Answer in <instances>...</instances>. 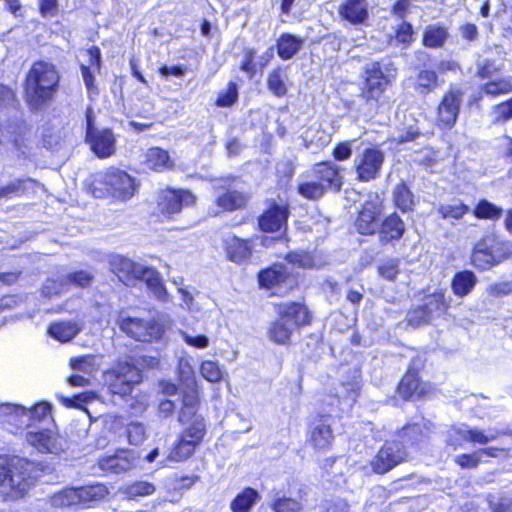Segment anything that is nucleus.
Instances as JSON below:
<instances>
[{"mask_svg": "<svg viewBox=\"0 0 512 512\" xmlns=\"http://www.w3.org/2000/svg\"><path fill=\"white\" fill-rule=\"evenodd\" d=\"M501 435V431L496 428H489L487 430H481L470 427V438L469 442L473 444L486 445L489 442L497 439Z\"/></svg>", "mask_w": 512, "mask_h": 512, "instance_id": "nucleus-49", "label": "nucleus"}, {"mask_svg": "<svg viewBox=\"0 0 512 512\" xmlns=\"http://www.w3.org/2000/svg\"><path fill=\"white\" fill-rule=\"evenodd\" d=\"M105 378L111 393L127 396L141 382L142 372L132 362L117 361L105 372Z\"/></svg>", "mask_w": 512, "mask_h": 512, "instance_id": "nucleus-6", "label": "nucleus"}, {"mask_svg": "<svg viewBox=\"0 0 512 512\" xmlns=\"http://www.w3.org/2000/svg\"><path fill=\"white\" fill-rule=\"evenodd\" d=\"M202 377L212 383L219 382L222 377V370L217 362L212 360H204L199 367Z\"/></svg>", "mask_w": 512, "mask_h": 512, "instance_id": "nucleus-50", "label": "nucleus"}, {"mask_svg": "<svg viewBox=\"0 0 512 512\" xmlns=\"http://www.w3.org/2000/svg\"><path fill=\"white\" fill-rule=\"evenodd\" d=\"M397 42L408 46L413 41V27L408 22H402L396 31Z\"/></svg>", "mask_w": 512, "mask_h": 512, "instance_id": "nucleus-59", "label": "nucleus"}, {"mask_svg": "<svg viewBox=\"0 0 512 512\" xmlns=\"http://www.w3.org/2000/svg\"><path fill=\"white\" fill-rule=\"evenodd\" d=\"M462 97L463 94L459 89H451L439 105V120L448 128H451L457 120Z\"/></svg>", "mask_w": 512, "mask_h": 512, "instance_id": "nucleus-22", "label": "nucleus"}, {"mask_svg": "<svg viewBox=\"0 0 512 512\" xmlns=\"http://www.w3.org/2000/svg\"><path fill=\"white\" fill-rule=\"evenodd\" d=\"M86 54L88 56L89 66L84 64L80 65L81 75L87 91L97 95L99 91L95 83V76L90 67H93L96 72H100L102 67L101 50L98 46L93 45L86 49Z\"/></svg>", "mask_w": 512, "mask_h": 512, "instance_id": "nucleus-23", "label": "nucleus"}, {"mask_svg": "<svg viewBox=\"0 0 512 512\" xmlns=\"http://www.w3.org/2000/svg\"><path fill=\"white\" fill-rule=\"evenodd\" d=\"M82 327L75 321H54L47 328L48 334L61 343H67L75 338Z\"/></svg>", "mask_w": 512, "mask_h": 512, "instance_id": "nucleus-27", "label": "nucleus"}, {"mask_svg": "<svg viewBox=\"0 0 512 512\" xmlns=\"http://www.w3.org/2000/svg\"><path fill=\"white\" fill-rule=\"evenodd\" d=\"M196 195L187 188L166 187L159 191L156 209L162 220H173L184 208L196 204Z\"/></svg>", "mask_w": 512, "mask_h": 512, "instance_id": "nucleus-5", "label": "nucleus"}, {"mask_svg": "<svg viewBox=\"0 0 512 512\" xmlns=\"http://www.w3.org/2000/svg\"><path fill=\"white\" fill-rule=\"evenodd\" d=\"M108 494L106 485L95 483L80 487H65L53 493L49 501L54 508H88L104 500Z\"/></svg>", "mask_w": 512, "mask_h": 512, "instance_id": "nucleus-3", "label": "nucleus"}, {"mask_svg": "<svg viewBox=\"0 0 512 512\" xmlns=\"http://www.w3.org/2000/svg\"><path fill=\"white\" fill-rule=\"evenodd\" d=\"M502 208L483 199L478 202L474 209V215L479 219H499L502 215Z\"/></svg>", "mask_w": 512, "mask_h": 512, "instance_id": "nucleus-46", "label": "nucleus"}, {"mask_svg": "<svg viewBox=\"0 0 512 512\" xmlns=\"http://www.w3.org/2000/svg\"><path fill=\"white\" fill-rule=\"evenodd\" d=\"M427 309L424 306H419L407 314V322L409 325L413 327H417L421 324L427 323L431 320V318L427 314Z\"/></svg>", "mask_w": 512, "mask_h": 512, "instance_id": "nucleus-56", "label": "nucleus"}, {"mask_svg": "<svg viewBox=\"0 0 512 512\" xmlns=\"http://www.w3.org/2000/svg\"><path fill=\"white\" fill-rule=\"evenodd\" d=\"M222 246L226 259L235 264L249 262L254 251V243L251 238H241L235 234L224 238Z\"/></svg>", "mask_w": 512, "mask_h": 512, "instance_id": "nucleus-16", "label": "nucleus"}, {"mask_svg": "<svg viewBox=\"0 0 512 512\" xmlns=\"http://www.w3.org/2000/svg\"><path fill=\"white\" fill-rule=\"evenodd\" d=\"M382 209L383 203L380 196L377 193L368 194L355 223L360 234L371 235L377 231Z\"/></svg>", "mask_w": 512, "mask_h": 512, "instance_id": "nucleus-12", "label": "nucleus"}, {"mask_svg": "<svg viewBox=\"0 0 512 512\" xmlns=\"http://www.w3.org/2000/svg\"><path fill=\"white\" fill-rule=\"evenodd\" d=\"M136 456L130 449H117L114 454L98 459V466L101 470L120 474L135 466Z\"/></svg>", "mask_w": 512, "mask_h": 512, "instance_id": "nucleus-21", "label": "nucleus"}, {"mask_svg": "<svg viewBox=\"0 0 512 512\" xmlns=\"http://www.w3.org/2000/svg\"><path fill=\"white\" fill-rule=\"evenodd\" d=\"M15 102V91L9 85L0 83V107L12 106Z\"/></svg>", "mask_w": 512, "mask_h": 512, "instance_id": "nucleus-63", "label": "nucleus"}, {"mask_svg": "<svg viewBox=\"0 0 512 512\" xmlns=\"http://www.w3.org/2000/svg\"><path fill=\"white\" fill-rule=\"evenodd\" d=\"M143 278L140 281H144L147 288L160 300H164L167 297V290L161 277V274L151 266H144Z\"/></svg>", "mask_w": 512, "mask_h": 512, "instance_id": "nucleus-33", "label": "nucleus"}, {"mask_svg": "<svg viewBox=\"0 0 512 512\" xmlns=\"http://www.w3.org/2000/svg\"><path fill=\"white\" fill-rule=\"evenodd\" d=\"M155 490L156 488L153 483L139 480L125 485L123 493L128 499H136L138 497L150 496Z\"/></svg>", "mask_w": 512, "mask_h": 512, "instance_id": "nucleus-40", "label": "nucleus"}, {"mask_svg": "<svg viewBox=\"0 0 512 512\" xmlns=\"http://www.w3.org/2000/svg\"><path fill=\"white\" fill-rule=\"evenodd\" d=\"M302 39L284 32L276 40V51L280 59L286 61L293 58L302 47Z\"/></svg>", "mask_w": 512, "mask_h": 512, "instance_id": "nucleus-29", "label": "nucleus"}, {"mask_svg": "<svg viewBox=\"0 0 512 512\" xmlns=\"http://www.w3.org/2000/svg\"><path fill=\"white\" fill-rule=\"evenodd\" d=\"M270 507L273 512H301L303 509L298 500L286 496L276 497Z\"/></svg>", "mask_w": 512, "mask_h": 512, "instance_id": "nucleus-48", "label": "nucleus"}, {"mask_svg": "<svg viewBox=\"0 0 512 512\" xmlns=\"http://www.w3.org/2000/svg\"><path fill=\"white\" fill-rule=\"evenodd\" d=\"M366 84L362 96L369 101H378L391 82L390 75H385L379 63H372L366 69Z\"/></svg>", "mask_w": 512, "mask_h": 512, "instance_id": "nucleus-19", "label": "nucleus"}, {"mask_svg": "<svg viewBox=\"0 0 512 512\" xmlns=\"http://www.w3.org/2000/svg\"><path fill=\"white\" fill-rule=\"evenodd\" d=\"M404 231V222L396 213H393L386 217L382 222L379 229V235L381 241L387 243L393 240L400 239Z\"/></svg>", "mask_w": 512, "mask_h": 512, "instance_id": "nucleus-30", "label": "nucleus"}, {"mask_svg": "<svg viewBox=\"0 0 512 512\" xmlns=\"http://www.w3.org/2000/svg\"><path fill=\"white\" fill-rule=\"evenodd\" d=\"M125 434L131 445H139L146 438L145 427L140 422H130L126 427Z\"/></svg>", "mask_w": 512, "mask_h": 512, "instance_id": "nucleus-52", "label": "nucleus"}, {"mask_svg": "<svg viewBox=\"0 0 512 512\" xmlns=\"http://www.w3.org/2000/svg\"><path fill=\"white\" fill-rule=\"evenodd\" d=\"M286 265H289L291 270L298 269H312L316 266L315 256L312 252L306 250H293L287 252L283 256Z\"/></svg>", "mask_w": 512, "mask_h": 512, "instance_id": "nucleus-34", "label": "nucleus"}, {"mask_svg": "<svg viewBox=\"0 0 512 512\" xmlns=\"http://www.w3.org/2000/svg\"><path fill=\"white\" fill-rule=\"evenodd\" d=\"M144 165L152 172L161 173L175 169V162L169 152L159 146H152L147 149L144 156Z\"/></svg>", "mask_w": 512, "mask_h": 512, "instance_id": "nucleus-24", "label": "nucleus"}, {"mask_svg": "<svg viewBox=\"0 0 512 512\" xmlns=\"http://www.w3.org/2000/svg\"><path fill=\"white\" fill-rule=\"evenodd\" d=\"M276 315L287 321L294 329L308 326L312 322V315L301 302L289 301L275 305Z\"/></svg>", "mask_w": 512, "mask_h": 512, "instance_id": "nucleus-17", "label": "nucleus"}, {"mask_svg": "<svg viewBox=\"0 0 512 512\" xmlns=\"http://www.w3.org/2000/svg\"><path fill=\"white\" fill-rule=\"evenodd\" d=\"M260 499L259 492L252 487L243 488L230 502L231 512H251Z\"/></svg>", "mask_w": 512, "mask_h": 512, "instance_id": "nucleus-31", "label": "nucleus"}, {"mask_svg": "<svg viewBox=\"0 0 512 512\" xmlns=\"http://www.w3.org/2000/svg\"><path fill=\"white\" fill-rule=\"evenodd\" d=\"M406 458L404 446L399 441H387L372 461L374 472L384 474Z\"/></svg>", "mask_w": 512, "mask_h": 512, "instance_id": "nucleus-14", "label": "nucleus"}, {"mask_svg": "<svg viewBox=\"0 0 512 512\" xmlns=\"http://www.w3.org/2000/svg\"><path fill=\"white\" fill-rule=\"evenodd\" d=\"M224 185L221 191L214 199L215 206L224 213L246 210L251 200V195L245 190L232 188L231 184L235 182L236 176L229 175L221 179Z\"/></svg>", "mask_w": 512, "mask_h": 512, "instance_id": "nucleus-10", "label": "nucleus"}, {"mask_svg": "<svg viewBox=\"0 0 512 512\" xmlns=\"http://www.w3.org/2000/svg\"><path fill=\"white\" fill-rule=\"evenodd\" d=\"M25 438L30 446L42 454H53L62 450L60 436L48 428L28 431Z\"/></svg>", "mask_w": 512, "mask_h": 512, "instance_id": "nucleus-20", "label": "nucleus"}, {"mask_svg": "<svg viewBox=\"0 0 512 512\" xmlns=\"http://www.w3.org/2000/svg\"><path fill=\"white\" fill-rule=\"evenodd\" d=\"M379 273L388 280H394L399 273V260L389 259L379 266Z\"/></svg>", "mask_w": 512, "mask_h": 512, "instance_id": "nucleus-58", "label": "nucleus"}, {"mask_svg": "<svg viewBox=\"0 0 512 512\" xmlns=\"http://www.w3.org/2000/svg\"><path fill=\"white\" fill-rule=\"evenodd\" d=\"M448 37V32L444 27L438 25H429L423 36V44L430 48H439L444 45Z\"/></svg>", "mask_w": 512, "mask_h": 512, "instance_id": "nucleus-39", "label": "nucleus"}, {"mask_svg": "<svg viewBox=\"0 0 512 512\" xmlns=\"http://www.w3.org/2000/svg\"><path fill=\"white\" fill-rule=\"evenodd\" d=\"M482 91L492 97L507 94L512 91V83L508 78L492 80L482 86Z\"/></svg>", "mask_w": 512, "mask_h": 512, "instance_id": "nucleus-47", "label": "nucleus"}, {"mask_svg": "<svg viewBox=\"0 0 512 512\" xmlns=\"http://www.w3.org/2000/svg\"><path fill=\"white\" fill-rule=\"evenodd\" d=\"M108 171L110 196L120 201H127L131 199L136 193L138 187L135 178L119 168L110 167Z\"/></svg>", "mask_w": 512, "mask_h": 512, "instance_id": "nucleus-15", "label": "nucleus"}, {"mask_svg": "<svg viewBox=\"0 0 512 512\" xmlns=\"http://www.w3.org/2000/svg\"><path fill=\"white\" fill-rule=\"evenodd\" d=\"M256 50L252 47H247L243 50V58L240 62L239 69L246 73L249 78H252L257 73V64L255 63Z\"/></svg>", "mask_w": 512, "mask_h": 512, "instance_id": "nucleus-51", "label": "nucleus"}, {"mask_svg": "<svg viewBox=\"0 0 512 512\" xmlns=\"http://www.w3.org/2000/svg\"><path fill=\"white\" fill-rule=\"evenodd\" d=\"M511 253L510 243L498 241L493 236H486L475 246L472 263L481 270H487L498 264Z\"/></svg>", "mask_w": 512, "mask_h": 512, "instance_id": "nucleus-8", "label": "nucleus"}, {"mask_svg": "<svg viewBox=\"0 0 512 512\" xmlns=\"http://www.w3.org/2000/svg\"><path fill=\"white\" fill-rule=\"evenodd\" d=\"M294 330L287 321L276 315V318L269 324L267 336L275 344L288 345L291 343Z\"/></svg>", "mask_w": 512, "mask_h": 512, "instance_id": "nucleus-28", "label": "nucleus"}, {"mask_svg": "<svg viewBox=\"0 0 512 512\" xmlns=\"http://www.w3.org/2000/svg\"><path fill=\"white\" fill-rule=\"evenodd\" d=\"M257 284L271 295L284 296L299 287L300 274L290 271L284 263L274 262L257 272Z\"/></svg>", "mask_w": 512, "mask_h": 512, "instance_id": "nucleus-4", "label": "nucleus"}, {"mask_svg": "<svg viewBox=\"0 0 512 512\" xmlns=\"http://www.w3.org/2000/svg\"><path fill=\"white\" fill-rule=\"evenodd\" d=\"M290 216V205L288 202L277 203L271 201L267 208L257 218L258 229L264 233L279 232L286 228Z\"/></svg>", "mask_w": 512, "mask_h": 512, "instance_id": "nucleus-11", "label": "nucleus"}, {"mask_svg": "<svg viewBox=\"0 0 512 512\" xmlns=\"http://www.w3.org/2000/svg\"><path fill=\"white\" fill-rule=\"evenodd\" d=\"M437 85V75L432 70H422L417 77V89L421 93L433 90Z\"/></svg>", "mask_w": 512, "mask_h": 512, "instance_id": "nucleus-53", "label": "nucleus"}, {"mask_svg": "<svg viewBox=\"0 0 512 512\" xmlns=\"http://www.w3.org/2000/svg\"><path fill=\"white\" fill-rule=\"evenodd\" d=\"M384 153L376 148L365 149L355 159V168L358 179L369 182L376 179L384 163Z\"/></svg>", "mask_w": 512, "mask_h": 512, "instance_id": "nucleus-13", "label": "nucleus"}, {"mask_svg": "<svg viewBox=\"0 0 512 512\" xmlns=\"http://www.w3.org/2000/svg\"><path fill=\"white\" fill-rule=\"evenodd\" d=\"M456 464H458L463 469H472L476 468L481 462L479 453L477 451L471 454H461L457 455L454 458Z\"/></svg>", "mask_w": 512, "mask_h": 512, "instance_id": "nucleus-57", "label": "nucleus"}, {"mask_svg": "<svg viewBox=\"0 0 512 512\" xmlns=\"http://www.w3.org/2000/svg\"><path fill=\"white\" fill-rule=\"evenodd\" d=\"M470 427L467 424H456L450 426L444 434V442L446 445L453 447L454 450L463 446L465 442H469Z\"/></svg>", "mask_w": 512, "mask_h": 512, "instance_id": "nucleus-37", "label": "nucleus"}, {"mask_svg": "<svg viewBox=\"0 0 512 512\" xmlns=\"http://www.w3.org/2000/svg\"><path fill=\"white\" fill-rule=\"evenodd\" d=\"M489 505L494 512H510L512 509V498L503 497L494 501V498L489 500Z\"/></svg>", "mask_w": 512, "mask_h": 512, "instance_id": "nucleus-64", "label": "nucleus"}, {"mask_svg": "<svg viewBox=\"0 0 512 512\" xmlns=\"http://www.w3.org/2000/svg\"><path fill=\"white\" fill-rule=\"evenodd\" d=\"M438 212L444 219H461L469 212V207L461 201L455 200L451 203L442 204L438 208Z\"/></svg>", "mask_w": 512, "mask_h": 512, "instance_id": "nucleus-45", "label": "nucleus"}, {"mask_svg": "<svg viewBox=\"0 0 512 512\" xmlns=\"http://www.w3.org/2000/svg\"><path fill=\"white\" fill-rule=\"evenodd\" d=\"M287 67L276 66L267 75L266 84L268 90L276 97H284L287 95L288 89L286 85Z\"/></svg>", "mask_w": 512, "mask_h": 512, "instance_id": "nucleus-32", "label": "nucleus"}, {"mask_svg": "<svg viewBox=\"0 0 512 512\" xmlns=\"http://www.w3.org/2000/svg\"><path fill=\"white\" fill-rule=\"evenodd\" d=\"M52 406L48 402H40L30 408V417L32 421L41 422L51 416Z\"/></svg>", "mask_w": 512, "mask_h": 512, "instance_id": "nucleus-55", "label": "nucleus"}, {"mask_svg": "<svg viewBox=\"0 0 512 512\" xmlns=\"http://www.w3.org/2000/svg\"><path fill=\"white\" fill-rule=\"evenodd\" d=\"M297 190L306 199H316L320 194V184L316 182H304L298 185Z\"/></svg>", "mask_w": 512, "mask_h": 512, "instance_id": "nucleus-61", "label": "nucleus"}, {"mask_svg": "<svg viewBox=\"0 0 512 512\" xmlns=\"http://www.w3.org/2000/svg\"><path fill=\"white\" fill-rule=\"evenodd\" d=\"M495 122L507 121L512 118V99L498 104L493 110Z\"/></svg>", "mask_w": 512, "mask_h": 512, "instance_id": "nucleus-60", "label": "nucleus"}, {"mask_svg": "<svg viewBox=\"0 0 512 512\" xmlns=\"http://www.w3.org/2000/svg\"><path fill=\"white\" fill-rule=\"evenodd\" d=\"M66 280L77 287L87 288L92 284L94 276L85 270H75L66 276Z\"/></svg>", "mask_w": 512, "mask_h": 512, "instance_id": "nucleus-54", "label": "nucleus"}, {"mask_svg": "<svg viewBox=\"0 0 512 512\" xmlns=\"http://www.w3.org/2000/svg\"><path fill=\"white\" fill-rule=\"evenodd\" d=\"M429 390L430 385L420 381L412 367L408 369L398 386V391L404 399H418L426 395Z\"/></svg>", "mask_w": 512, "mask_h": 512, "instance_id": "nucleus-25", "label": "nucleus"}, {"mask_svg": "<svg viewBox=\"0 0 512 512\" xmlns=\"http://www.w3.org/2000/svg\"><path fill=\"white\" fill-rule=\"evenodd\" d=\"M61 80L60 71L54 63L42 59L34 61L22 83L23 99L28 110L38 113L49 108L58 96Z\"/></svg>", "mask_w": 512, "mask_h": 512, "instance_id": "nucleus-2", "label": "nucleus"}, {"mask_svg": "<svg viewBox=\"0 0 512 512\" xmlns=\"http://www.w3.org/2000/svg\"><path fill=\"white\" fill-rule=\"evenodd\" d=\"M339 13L345 20L354 25L366 24L369 19L366 0H346L340 6Z\"/></svg>", "mask_w": 512, "mask_h": 512, "instance_id": "nucleus-26", "label": "nucleus"}, {"mask_svg": "<svg viewBox=\"0 0 512 512\" xmlns=\"http://www.w3.org/2000/svg\"><path fill=\"white\" fill-rule=\"evenodd\" d=\"M199 405V388L197 382L192 379L181 390L178 422L184 427L169 448V461L180 463L190 459L203 443L207 426L204 417L198 413Z\"/></svg>", "mask_w": 512, "mask_h": 512, "instance_id": "nucleus-1", "label": "nucleus"}, {"mask_svg": "<svg viewBox=\"0 0 512 512\" xmlns=\"http://www.w3.org/2000/svg\"><path fill=\"white\" fill-rule=\"evenodd\" d=\"M477 283L475 274L471 271H461L454 275L451 283L452 290L456 296L468 295Z\"/></svg>", "mask_w": 512, "mask_h": 512, "instance_id": "nucleus-36", "label": "nucleus"}, {"mask_svg": "<svg viewBox=\"0 0 512 512\" xmlns=\"http://www.w3.org/2000/svg\"><path fill=\"white\" fill-rule=\"evenodd\" d=\"M85 142L100 159L108 158L115 153L116 137L112 128L95 127L94 117L90 111L86 114Z\"/></svg>", "mask_w": 512, "mask_h": 512, "instance_id": "nucleus-9", "label": "nucleus"}, {"mask_svg": "<svg viewBox=\"0 0 512 512\" xmlns=\"http://www.w3.org/2000/svg\"><path fill=\"white\" fill-rule=\"evenodd\" d=\"M116 323L123 333L139 342H157L165 333L164 325L155 318L125 316L118 318Z\"/></svg>", "mask_w": 512, "mask_h": 512, "instance_id": "nucleus-7", "label": "nucleus"}, {"mask_svg": "<svg viewBox=\"0 0 512 512\" xmlns=\"http://www.w3.org/2000/svg\"><path fill=\"white\" fill-rule=\"evenodd\" d=\"M200 481V476L192 474V475H181L175 476L173 479V483L176 489L179 490H188L193 485Z\"/></svg>", "mask_w": 512, "mask_h": 512, "instance_id": "nucleus-62", "label": "nucleus"}, {"mask_svg": "<svg viewBox=\"0 0 512 512\" xmlns=\"http://www.w3.org/2000/svg\"><path fill=\"white\" fill-rule=\"evenodd\" d=\"M111 272L126 286H133L143 278V265L124 256H115L110 262Z\"/></svg>", "mask_w": 512, "mask_h": 512, "instance_id": "nucleus-18", "label": "nucleus"}, {"mask_svg": "<svg viewBox=\"0 0 512 512\" xmlns=\"http://www.w3.org/2000/svg\"><path fill=\"white\" fill-rule=\"evenodd\" d=\"M342 186V176L339 167L328 161H322V190L339 191Z\"/></svg>", "mask_w": 512, "mask_h": 512, "instance_id": "nucleus-38", "label": "nucleus"}, {"mask_svg": "<svg viewBox=\"0 0 512 512\" xmlns=\"http://www.w3.org/2000/svg\"><path fill=\"white\" fill-rule=\"evenodd\" d=\"M423 306L427 309V314L431 319L440 316L448 308L443 292H435L426 297Z\"/></svg>", "mask_w": 512, "mask_h": 512, "instance_id": "nucleus-42", "label": "nucleus"}, {"mask_svg": "<svg viewBox=\"0 0 512 512\" xmlns=\"http://www.w3.org/2000/svg\"><path fill=\"white\" fill-rule=\"evenodd\" d=\"M27 182H34V180L31 178H18L9 182L7 185L0 187V199L25 194L27 191Z\"/></svg>", "mask_w": 512, "mask_h": 512, "instance_id": "nucleus-44", "label": "nucleus"}, {"mask_svg": "<svg viewBox=\"0 0 512 512\" xmlns=\"http://www.w3.org/2000/svg\"><path fill=\"white\" fill-rule=\"evenodd\" d=\"M109 171L93 174L86 184L87 192L94 198H105L110 196Z\"/></svg>", "mask_w": 512, "mask_h": 512, "instance_id": "nucleus-35", "label": "nucleus"}, {"mask_svg": "<svg viewBox=\"0 0 512 512\" xmlns=\"http://www.w3.org/2000/svg\"><path fill=\"white\" fill-rule=\"evenodd\" d=\"M239 98L238 85L229 81L226 85V88L222 91H219L214 104L217 107H231L233 106Z\"/></svg>", "mask_w": 512, "mask_h": 512, "instance_id": "nucleus-43", "label": "nucleus"}, {"mask_svg": "<svg viewBox=\"0 0 512 512\" xmlns=\"http://www.w3.org/2000/svg\"><path fill=\"white\" fill-rule=\"evenodd\" d=\"M393 200L402 212L412 210L414 206L413 195L404 183L398 184L393 191Z\"/></svg>", "mask_w": 512, "mask_h": 512, "instance_id": "nucleus-41", "label": "nucleus"}]
</instances>
